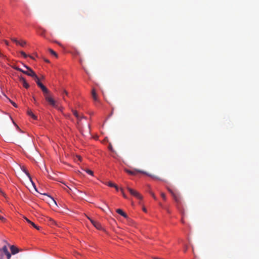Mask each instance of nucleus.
<instances>
[{
  "mask_svg": "<svg viewBox=\"0 0 259 259\" xmlns=\"http://www.w3.org/2000/svg\"><path fill=\"white\" fill-rule=\"evenodd\" d=\"M11 40L16 44H18V40H17L15 38H12Z\"/></svg>",
  "mask_w": 259,
  "mask_h": 259,
  "instance_id": "bb28decb",
  "label": "nucleus"
},
{
  "mask_svg": "<svg viewBox=\"0 0 259 259\" xmlns=\"http://www.w3.org/2000/svg\"><path fill=\"white\" fill-rule=\"evenodd\" d=\"M64 93H65V94H66V95H68V93H67L66 91H64Z\"/></svg>",
  "mask_w": 259,
  "mask_h": 259,
  "instance_id": "58836bf2",
  "label": "nucleus"
},
{
  "mask_svg": "<svg viewBox=\"0 0 259 259\" xmlns=\"http://www.w3.org/2000/svg\"><path fill=\"white\" fill-rule=\"evenodd\" d=\"M19 81L21 82H22V83L23 84V86L25 88L28 89L29 87V84L27 82L26 80H25V79L23 77L20 76L19 77Z\"/></svg>",
  "mask_w": 259,
  "mask_h": 259,
  "instance_id": "39448f33",
  "label": "nucleus"
},
{
  "mask_svg": "<svg viewBox=\"0 0 259 259\" xmlns=\"http://www.w3.org/2000/svg\"><path fill=\"white\" fill-rule=\"evenodd\" d=\"M2 56H3L2 54L1 53H0V57H1Z\"/></svg>",
  "mask_w": 259,
  "mask_h": 259,
  "instance_id": "a19ab883",
  "label": "nucleus"
},
{
  "mask_svg": "<svg viewBox=\"0 0 259 259\" xmlns=\"http://www.w3.org/2000/svg\"><path fill=\"white\" fill-rule=\"evenodd\" d=\"M161 196L162 198L164 200H165V199H166V196H165V195L164 193H161Z\"/></svg>",
  "mask_w": 259,
  "mask_h": 259,
  "instance_id": "c85d7f7f",
  "label": "nucleus"
},
{
  "mask_svg": "<svg viewBox=\"0 0 259 259\" xmlns=\"http://www.w3.org/2000/svg\"><path fill=\"white\" fill-rule=\"evenodd\" d=\"M10 102H11V104H12L14 107H17V106L15 102H13V101H10Z\"/></svg>",
  "mask_w": 259,
  "mask_h": 259,
  "instance_id": "c756f323",
  "label": "nucleus"
},
{
  "mask_svg": "<svg viewBox=\"0 0 259 259\" xmlns=\"http://www.w3.org/2000/svg\"><path fill=\"white\" fill-rule=\"evenodd\" d=\"M149 193L151 195V196L153 197V198L154 199H156V196H155L153 192H150Z\"/></svg>",
  "mask_w": 259,
  "mask_h": 259,
  "instance_id": "cd10ccee",
  "label": "nucleus"
},
{
  "mask_svg": "<svg viewBox=\"0 0 259 259\" xmlns=\"http://www.w3.org/2000/svg\"><path fill=\"white\" fill-rule=\"evenodd\" d=\"M14 68H15L16 70H18V71H21V72H23V71H24V70H23V69H21V68H19V67H14Z\"/></svg>",
  "mask_w": 259,
  "mask_h": 259,
  "instance_id": "a878e982",
  "label": "nucleus"
},
{
  "mask_svg": "<svg viewBox=\"0 0 259 259\" xmlns=\"http://www.w3.org/2000/svg\"><path fill=\"white\" fill-rule=\"evenodd\" d=\"M116 211L117 212V213L120 214L124 218H127V215L125 212H124L121 209H116Z\"/></svg>",
  "mask_w": 259,
  "mask_h": 259,
  "instance_id": "4468645a",
  "label": "nucleus"
},
{
  "mask_svg": "<svg viewBox=\"0 0 259 259\" xmlns=\"http://www.w3.org/2000/svg\"><path fill=\"white\" fill-rule=\"evenodd\" d=\"M49 51L50 53L52 55H54V56H55L56 57H58L57 54L55 51H54L53 50H52V49H50L49 50Z\"/></svg>",
  "mask_w": 259,
  "mask_h": 259,
  "instance_id": "aec40b11",
  "label": "nucleus"
},
{
  "mask_svg": "<svg viewBox=\"0 0 259 259\" xmlns=\"http://www.w3.org/2000/svg\"><path fill=\"white\" fill-rule=\"evenodd\" d=\"M124 170L126 173L131 175H136L138 172L146 174L145 172L142 170L136 169H134V170H131L127 169H125Z\"/></svg>",
  "mask_w": 259,
  "mask_h": 259,
  "instance_id": "20e7f679",
  "label": "nucleus"
},
{
  "mask_svg": "<svg viewBox=\"0 0 259 259\" xmlns=\"http://www.w3.org/2000/svg\"><path fill=\"white\" fill-rule=\"evenodd\" d=\"M127 189L132 195L135 196L137 199H139L140 200L142 199L143 197L138 192H137V191L128 187H127Z\"/></svg>",
  "mask_w": 259,
  "mask_h": 259,
  "instance_id": "f03ea898",
  "label": "nucleus"
},
{
  "mask_svg": "<svg viewBox=\"0 0 259 259\" xmlns=\"http://www.w3.org/2000/svg\"><path fill=\"white\" fill-rule=\"evenodd\" d=\"M4 41L7 46H9V42L7 40H5Z\"/></svg>",
  "mask_w": 259,
  "mask_h": 259,
  "instance_id": "f704fd0d",
  "label": "nucleus"
},
{
  "mask_svg": "<svg viewBox=\"0 0 259 259\" xmlns=\"http://www.w3.org/2000/svg\"><path fill=\"white\" fill-rule=\"evenodd\" d=\"M10 249L13 254H15L19 252L18 248L14 245L10 246Z\"/></svg>",
  "mask_w": 259,
  "mask_h": 259,
  "instance_id": "9b49d317",
  "label": "nucleus"
},
{
  "mask_svg": "<svg viewBox=\"0 0 259 259\" xmlns=\"http://www.w3.org/2000/svg\"><path fill=\"white\" fill-rule=\"evenodd\" d=\"M37 33L40 35L41 36H45L46 30L40 27H38L37 28Z\"/></svg>",
  "mask_w": 259,
  "mask_h": 259,
  "instance_id": "1a4fd4ad",
  "label": "nucleus"
},
{
  "mask_svg": "<svg viewBox=\"0 0 259 259\" xmlns=\"http://www.w3.org/2000/svg\"><path fill=\"white\" fill-rule=\"evenodd\" d=\"M87 217L88 218V219L91 221V220H92L91 218H90V217L87 216Z\"/></svg>",
  "mask_w": 259,
  "mask_h": 259,
  "instance_id": "4c0bfd02",
  "label": "nucleus"
},
{
  "mask_svg": "<svg viewBox=\"0 0 259 259\" xmlns=\"http://www.w3.org/2000/svg\"><path fill=\"white\" fill-rule=\"evenodd\" d=\"M182 222L183 223H184V221H183V219L182 220Z\"/></svg>",
  "mask_w": 259,
  "mask_h": 259,
  "instance_id": "37998d69",
  "label": "nucleus"
},
{
  "mask_svg": "<svg viewBox=\"0 0 259 259\" xmlns=\"http://www.w3.org/2000/svg\"><path fill=\"white\" fill-rule=\"evenodd\" d=\"M84 171L88 174L91 175V176H93V171H92L91 170H90V169H84Z\"/></svg>",
  "mask_w": 259,
  "mask_h": 259,
  "instance_id": "4be33fe9",
  "label": "nucleus"
},
{
  "mask_svg": "<svg viewBox=\"0 0 259 259\" xmlns=\"http://www.w3.org/2000/svg\"><path fill=\"white\" fill-rule=\"evenodd\" d=\"M1 192L2 193V194L3 195H4V193H3V192L1 191Z\"/></svg>",
  "mask_w": 259,
  "mask_h": 259,
  "instance_id": "79ce46f5",
  "label": "nucleus"
},
{
  "mask_svg": "<svg viewBox=\"0 0 259 259\" xmlns=\"http://www.w3.org/2000/svg\"><path fill=\"white\" fill-rule=\"evenodd\" d=\"M47 219H48L50 225H55L59 227H60V225L52 218H47Z\"/></svg>",
  "mask_w": 259,
  "mask_h": 259,
  "instance_id": "f8f14e48",
  "label": "nucleus"
},
{
  "mask_svg": "<svg viewBox=\"0 0 259 259\" xmlns=\"http://www.w3.org/2000/svg\"><path fill=\"white\" fill-rule=\"evenodd\" d=\"M24 67L27 69V70H29V69H32L31 68L26 65H24Z\"/></svg>",
  "mask_w": 259,
  "mask_h": 259,
  "instance_id": "2f4dec72",
  "label": "nucleus"
},
{
  "mask_svg": "<svg viewBox=\"0 0 259 259\" xmlns=\"http://www.w3.org/2000/svg\"><path fill=\"white\" fill-rule=\"evenodd\" d=\"M0 220L3 222L6 221V219L2 216L0 215Z\"/></svg>",
  "mask_w": 259,
  "mask_h": 259,
  "instance_id": "7c9ffc66",
  "label": "nucleus"
},
{
  "mask_svg": "<svg viewBox=\"0 0 259 259\" xmlns=\"http://www.w3.org/2000/svg\"><path fill=\"white\" fill-rule=\"evenodd\" d=\"M46 61L47 62H49L48 60H46Z\"/></svg>",
  "mask_w": 259,
  "mask_h": 259,
  "instance_id": "c03bdc74",
  "label": "nucleus"
},
{
  "mask_svg": "<svg viewBox=\"0 0 259 259\" xmlns=\"http://www.w3.org/2000/svg\"><path fill=\"white\" fill-rule=\"evenodd\" d=\"M120 190L121 191V193H122V194L123 197L125 198H127V197L126 195L125 194V193H124L123 190L122 188H121Z\"/></svg>",
  "mask_w": 259,
  "mask_h": 259,
  "instance_id": "393cba45",
  "label": "nucleus"
},
{
  "mask_svg": "<svg viewBox=\"0 0 259 259\" xmlns=\"http://www.w3.org/2000/svg\"><path fill=\"white\" fill-rule=\"evenodd\" d=\"M37 85L41 89L45 85L41 82H38Z\"/></svg>",
  "mask_w": 259,
  "mask_h": 259,
  "instance_id": "b1692460",
  "label": "nucleus"
},
{
  "mask_svg": "<svg viewBox=\"0 0 259 259\" xmlns=\"http://www.w3.org/2000/svg\"><path fill=\"white\" fill-rule=\"evenodd\" d=\"M168 191L170 193V194L172 196L175 201L177 203H180L181 201V197L180 196V194L179 193H176L174 192L170 189H168Z\"/></svg>",
  "mask_w": 259,
  "mask_h": 259,
  "instance_id": "f257e3e1",
  "label": "nucleus"
},
{
  "mask_svg": "<svg viewBox=\"0 0 259 259\" xmlns=\"http://www.w3.org/2000/svg\"><path fill=\"white\" fill-rule=\"evenodd\" d=\"M27 114L28 115L31 116L33 119L36 120L37 119V116L33 114V113L32 112L31 110H27Z\"/></svg>",
  "mask_w": 259,
  "mask_h": 259,
  "instance_id": "dca6fc26",
  "label": "nucleus"
},
{
  "mask_svg": "<svg viewBox=\"0 0 259 259\" xmlns=\"http://www.w3.org/2000/svg\"><path fill=\"white\" fill-rule=\"evenodd\" d=\"M72 112L74 115L77 118L78 120H80L81 118H84V116L83 115L80 116L76 110H73Z\"/></svg>",
  "mask_w": 259,
  "mask_h": 259,
  "instance_id": "f3484780",
  "label": "nucleus"
},
{
  "mask_svg": "<svg viewBox=\"0 0 259 259\" xmlns=\"http://www.w3.org/2000/svg\"><path fill=\"white\" fill-rule=\"evenodd\" d=\"M149 176H151V177H152V176H151V175H149ZM152 177H153V178H155V179H158V180H160V179L159 178H157V177H153V176H152Z\"/></svg>",
  "mask_w": 259,
  "mask_h": 259,
  "instance_id": "c9c22d12",
  "label": "nucleus"
},
{
  "mask_svg": "<svg viewBox=\"0 0 259 259\" xmlns=\"http://www.w3.org/2000/svg\"><path fill=\"white\" fill-rule=\"evenodd\" d=\"M92 97L94 101H98V97L97 95L96 94V91L95 89H93L92 91Z\"/></svg>",
  "mask_w": 259,
  "mask_h": 259,
  "instance_id": "2eb2a0df",
  "label": "nucleus"
},
{
  "mask_svg": "<svg viewBox=\"0 0 259 259\" xmlns=\"http://www.w3.org/2000/svg\"><path fill=\"white\" fill-rule=\"evenodd\" d=\"M26 44V42L24 40H21V41H18V44L19 45L24 47Z\"/></svg>",
  "mask_w": 259,
  "mask_h": 259,
  "instance_id": "6ab92c4d",
  "label": "nucleus"
},
{
  "mask_svg": "<svg viewBox=\"0 0 259 259\" xmlns=\"http://www.w3.org/2000/svg\"><path fill=\"white\" fill-rule=\"evenodd\" d=\"M24 219L27 221L28 223L30 224L32 227H33L34 228L36 229L37 230H39V227L37 226L33 222H31L30 220L26 218H24Z\"/></svg>",
  "mask_w": 259,
  "mask_h": 259,
  "instance_id": "9d476101",
  "label": "nucleus"
},
{
  "mask_svg": "<svg viewBox=\"0 0 259 259\" xmlns=\"http://www.w3.org/2000/svg\"><path fill=\"white\" fill-rule=\"evenodd\" d=\"M46 100L52 106L56 107V101L52 98L50 94L45 95Z\"/></svg>",
  "mask_w": 259,
  "mask_h": 259,
  "instance_id": "7ed1b4c3",
  "label": "nucleus"
},
{
  "mask_svg": "<svg viewBox=\"0 0 259 259\" xmlns=\"http://www.w3.org/2000/svg\"><path fill=\"white\" fill-rule=\"evenodd\" d=\"M187 248H188V247H187V246H186V247H185V249H184V252H186V251H187Z\"/></svg>",
  "mask_w": 259,
  "mask_h": 259,
  "instance_id": "e433bc0d",
  "label": "nucleus"
},
{
  "mask_svg": "<svg viewBox=\"0 0 259 259\" xmlns=\"http://www.w3.org/2000/svg\"><path fill=\"white\" fill-rule=\"evenodd\" d=\"M105 184L110 187H114L116 189V191H118V186L115 184L112 183L111 182H108L106 183Z\"/></svg>",
  "mask_w": 259,
  "mask_h": 259,
  "instance_id": "ddd939ff",
  "label": "nucleus"
},
{
  "mask_svg": "<svg viewBox=\"0 0 259 259\" xmlns=\"http://www.w3.org/2000/svg\"><path fill=\"white\" fill-rule=\"evenodd\" d=\"M24 74H25L29 76L33 77L35 76V73L33 71L32 69H29V70H26L23 71Z\"/></svg>",
  "mask_w": 259,
  "mask_h": 259,
  "instance_id": "0eeeda50",
  "label": "nucleus"
},
{
  "mask_svg": "<svg viewBox=\"0 0 259 259\" xmlns=\"http://www.w3.org/2000/svg\"><path fill=\"white\" fill-rule=\"evenodd\" d=\"M33 78H34V79L35 80L36 83L37 84L38 82H40V80H39V78L38 77V76L36 75V74H35V76H34L33 77Z\"/></svg>",
  "mask_w": 259,
  "mask_h": 259,
  "instance_id": "412c9836",
  "label": "nucleus"
},
{
  "mask_svg": "<svg viewBox=\"0 0 259 259\" xmlns=\"http://www.w3.org/2000/svg\"><path fill=\"white\" fill-rule=\"evenodd\" d=\"M155 259H160V258H155Z\"/></svg>",
  "mask_w": 259,
  "mask_h": 259,
  "instance_id": "a18cd8bd",
  "label": "nucleus"
},
{
  "mask_svg": "<svg viewBox=\"0 0 259 259\" xmlns=\"http://www.w3.org/2000/svg\"><path fill=\"white\" fill-rule=\"evenodd\" d=\"M91 222L97 229L100 230L102 229V226L100 223L95 221L93 220H91Z\"/></svg>",
  "mask_w": 259,
  "mask_h": 259,
  "instance_id": "6e6552de",
  "label": "nucleus"
},
{
  "mask_svg": "<svg viewBox=\"0 0 259 259\" xmlns=\"http://www.w3.org/2000/svg\"><path fill=\"white\" fill-rule=\"evenodd\" d=\"M20 53L24 57V58H26L27 57V56H28L27 55V54L25 52H24L23 51H21L20 52Z\"/></svg>",
  "mask_w": 259,
  "mask_h": 259,
  "instance_id": "5701e85b",
  "label": "nucleus"
},
{
  "mask_svg": "<svg viewBox=\"0 0 259 259\" xmlns=\"http://www.w3.org/2000/svg\"><path fill=\"white\" fill-rule=\"evenodd\" d=\"M143 210H144L145 212H146V208H143Z\"/></svg>",
  "mask_w": 259,
  "mask_h": 259,
  "instance_id": "ea45409f",
  "label": "nucleus"
},
{
  "mask_svg": "<svg viewBox=\"0 0 259 259\" xmlns=\"http://www.w3.org/2000/svg\"><path fill=\"white\" fill-rule=\"evenodd\" d=\"M24 67L27 69V70H29V69H32L31 68L26 65H24Z\"/></svg>",
  "mask_w": 259,
  "mask_h": 259,
  "instance_id": "473e14b6",
  "label": "nucleus"
},
{
  "mask_svg": "<svg viewBox=\"0 0 259 259\" xmlns=\"http://www.w3.org/2000/svg\"><path fill=\"white\" fill-rule=\"evenodd\" d=\"M3 252L6 255L7 259L11 258V255L8 251V248L6 245H4L2 248Z\"/></svg>",
  "mask_w": 259,
  "mask_h": 259,
  "instance_id": "423d86ee",
  "label": "nucleus"
},
{
  "mask_svg": "<svg viewBox=\"0 0 259 259\" xmlns=\"http://www.w3.org/2000/svg\"><path fill=\"white\" fill-rule=\"evenodd\" d=\"M41 90L43 92L44 94V95H49L50 94V92H49V91L48 90V89L45 87L44 86L42 89H41Z\"/></svg>",
  "mask_w": 259,
  "mask_h": 259,
  "instance_id": "a211bd4d",
  "label": "nucleus"
},
{
  "mask_svg": "<svg viewBox=\"0 0 259 259\" xmlns=\"http://www.w3.org/2000/svg\"><path fill=\"white\" fill-rule=\"evenodd\" d=\"M33 100H34V103H35L36 105H37V102H36V99H35V97H33Z\"/></svg>",
  "mask_w": 259,
  "mask_h": 259,
  "instance_id": "72a5a7b5",
  "label": "nucleus"
}]
</instances>
